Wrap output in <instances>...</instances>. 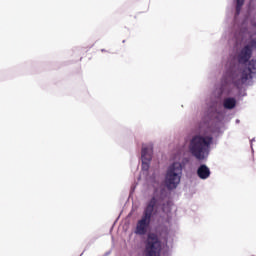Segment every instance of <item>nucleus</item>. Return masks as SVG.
Masks as SVG:
<instances>
[{
    "mask_svg": "<svg viewBox=\"0 0 256 256\" xmlns=\"http://www.w3.org/2000/svg\"><path fill=\"white\" fill-rule=\"evenodd\" d=\"M155 205H157V199L153 197L146 206L142 218L137 222L135 233L136 235H146L151 225V217H153V211H155Z\"/></svg>",
    "mask_w": 256,
    "mask_h": 256,
    "instance_id": "2",
    "label": "nucleus"
},
{
    "mask_svg": "<svg viewBox=\"0 0 256 256\" xmlns=\"http://www.w3.org/2000/svg\"><path fill=\"white\" fill-rule=\"evenodd\" d=\"M247 69L250 73H252V75L256 73V59H252L248 62Z\"/></svg>",
    "mask_w": 256,
    "mask_h": 256,
    "instance_id": "10",
    "label": "nucleus"
},
{
    "mask_svg": "<svg viewBox=\"0 0 256 256\" xmlns=\"http://www.w3.org/2000/svg\"><path fill=\"white\" fill-rule=\"evenodd\" d=\"M213 143V137L195 135L192 137L189 143V151L192 157H195L198 161H204L209 157V151Z\"/></svg>",
    "mask_w": 256,
    "mask_h": 256,
    "instance_id": "1",
    "label": "nucleus"
},
{
    "mask_svg": "<svg viewBox=\"0 0 256 256\" xmlns=\"http://www.w3.org/2000/svg\"><path fill=\"white\" fill-rule=\"evenodd\" d=\"M197 175L199 179H209V177H211V170L209 167H207V165L201 164L197 169Z\"/></svg>",
    "mask_w": 256,
    "mask_h": 256,
    "instance_id": "8",
    "label": "nucleus"
},
{
    "mask_svg": "<svg viewBox=\"0 0 256 256\" xmlns=\"http://www.w3.org/2000/svg\"><path fill=\"white\" fill-rule=\"evenodd\" d=\"M244 3H245V0H237L236 14H235L236 17L241 13V7H243Z\"/></svg>",
    "mask_w": 256,
    "mask_h": 256,
    "instance_id": "11",
    "label": "nucleus"
},
{
    "mask_svg": "<svg viewBox=\"0 0 256 256\" xmlns=\"http://www.w3.org/2000/svg\"><path fill=\"white\" fill-rule=\"evenodd\" d=\"M182 175L183 165L180 162H174L170 165L165 176V185L167 189H177V186L181 183Z\"/></svg>",
    "mask_w": 256,
    "mask_h": 256,
    "instance_id": "3",
    "label": "nucleus"
},
{
    "mask_svg": "<svg viewBox=\"0 0 256 256\" xmlns=\"http://www.w3.org/2000/svg\"><path fill=\"white\" fill-rule=\"evenodd\" d=\"M256 49V40H251L246 46H244L238 54V62L242 65L249 63L251 57H253V51Z\"/></svg>",
    "mask_w": 256,
    "mask_h": 256,
    "instance_id": "6",
    "label": "nucleus"
},
{
    "mask_svg": "<svg viewBox=\"0 0 256 256\" xmlns=\"http://www.w3.org/2000/svg\"><path fill=\"white\" fill-rule=\"evenodd\" d=\"M161 239L156 233H149L145 240L144 256H161Z\"/></svg>",
    "mask_w": 256,
    "mask_h": 256,
    "instance_id": "4",
    "label": "nucleus"
},
{
    "mask_svg": "<svg viewBox=\"0 0 256 256\" xmlns=\"http://www.w3.org/2000/svg\"><path fill=\"white\" fill-rule=\"evenodd\" d=\"M237 100L235 98H225L223 101L224 109H235Z\"/></svg>",
    "mask_w": 256,
    "mask_h": 256,
    "instance_id": "9",
    "label": "nucleus"
},
{
    "mask_svg": "<svg viewBox=\"0 0 256 256\" xmlns=\"http://www.w3.org/2000/svg\"><path fill=\"white\" fill-rule=\"evenodd\" d=\"M103 52H107V51H106L105 49H102V53H103Z\"/></svg>",
    "mask_w": 256,
    "mask_h": 256,
    "instance_id": "12",
    "label": "nucleus"
},
{
    "mask_svg": "<svg viewBox=\"0 0 256 256\" xmlns=\"http://www.w3.org/2000/svg\"><path fill=\"white\" fill-rule=\"evenodd\" d=\"M252 72H250L247 69H244L241 73L240 79L236 80L237 77H235V72H233V69H229L226 74L224 75L225 83H234L236 87H239L241 85H245L246 81H249V79H253Z\"/></svg>",
    "mask_w": 256,
    "mask_h": 256,
    "instance_id": "5",
    "label": "nucleus"
},
{
    "mask_svg": "<svg viewBox=\"0 0 256 256\" xmlns=\"http://www.w3.org/2000/svg\"><path fill=\"white\" fill-rule=\"evenodd\" d=\"M142 171H149V163L153 159V146L142 147Z\"/></svg>",
    "mask_w": 256,
    "mask_h": 256,
    "instance_id": "7",
    "label": "nucleus"
}]
</instances>
